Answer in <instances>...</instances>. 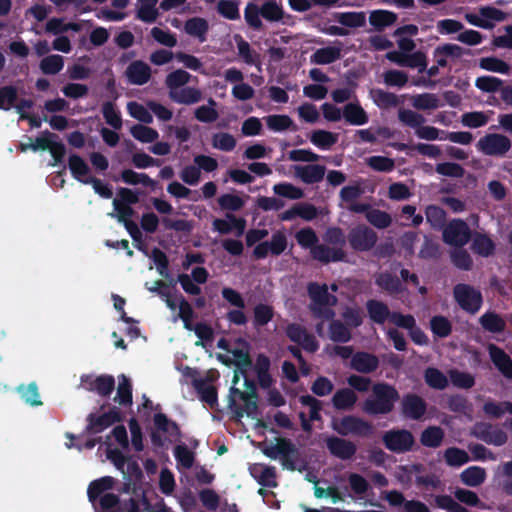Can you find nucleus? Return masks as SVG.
<instances>
[{
  "label": "nucleus",
  "mask_w": 512,
  "mask_h": 512,
  "mask_svg": "<svg viewBox=\"0 0 512 512\" xmlns=\"http://www.w3.org/2000/svg\"><path fill=\"white\" fill-rule=\"evenodd\" d=\"M212 146L222 151H231L236 146V140L231 134L220 132L213 135Z\"/></svg>",
  "instance_id": "nucleus-60"
},
{
  "label": "nucleus",
  "mask_w": 512,
  "mask_h": 512,
  "mask_svg": "<svg viewBox=\"0 0 512 512\" xmlns=\"http://www.w3.org/2000/svg\"><path fill=\"white\" fill-rule=\"evenodd\" d=\"M341 55L340 46L323 47L315 51L311 56V61L315 64L325 65L337 60Z\"/></svg>",
  "instance_id": "nucleus-33"
},
{
  "label": "nucleus",
  "mask_w": 512,
  "mask_h": 512,
  "mask_svg": "<svg viewBox=\"0 0 512 512\" xmlns=\"http://www.w3.org/2000/svg\"><path fill=\"white\" fill-rule=\"evenodd\" d=\"M444 433L441 428L430 426L421 434V443L426 447H437L441 444Z\"/></svg>",
  "instance_id": "nucleus-50"
},
{
  "label": "nucleus",
  "mask_w": 512,
  "mask_h": 512,
  "mask_svg": "<svg viewBox=\"0 0 512 512\" xmlns=\"http://www.w3.org/2000/svg\"><path fill=\"white\" fill-rule=\"evenodd\" d=\"M182 375V383H192L197 390L202 402L210 407L217 404V392L213 382L218 378L219 374L215 370H209L204 377H196V371L190 367H178Z\"/></svg>",
  "instance_id": "nucleus-2"
},
{
  "label": "nucleus",
  "mask_w": 512,
  "mask_h": 512,
  "mask_svg": "<svg viewBox=\"0 0 512 512\" xmlns=\"http://www.w3.org/2000/svg\"><path fill=\"white\" fill-rule=\"evenodd\" d=\"M396 21V15L387 10H375L369 16L370 24L378 30L392 25Z\"/></svg>",
  "instance_id": "nucleus-41"
},
{
  "label": "nucleus",
  "mask_w": 512,
  "mask_h": 512,
  "mask_svg": "<svg viewBox=\"0 0 512 512\" xmlns=\"http://www.w3.org/2000/svg\"><path fill=\"white\" fill-rule=\"evenodd\" d=\"M370 97L379 108H391L398 105V98L395 94L381 89H372Z\"/></svg>",
  "instance_id": "nucleus-40"
},
{
  "label": "nucleus",
  "mask_w": 512,
  "mask_h": 512,
  "mask_svg": "<svg viewBox=\"0 0 512 512\" xmlns=\"http://www.w3.org/2000/svg\"><path fill=\"white\" fill-rule=\"evenodd\" d=\"M331 425L334 431L343 436L366 437L373 432L369 422L352 415L334 418Z\"/></svg>",
  "instance_id": "nucleus-7"
},
{
  "label": "nucleus",
  "mask_w": 512,
  "mask_h": 512,
  "mask_svg": "<svg viewBox=\"0 0 512 512\" xmlns=\"http://www.w3.org/2000/svg\"><path fill=\"white\" fill-rule=\"evenodd\" d=\"M454 296L457 303L466 311L470 313L477 312L482 304V296L476 289L465 285L459 284L454 289Z\"/></svg>",
  "instance_id": "nucleus-11"
},
{
  "label": "nucleus",
  "mask_w": 512,
  "mask_h": 512,
  "mask_svg": "<svg viewBox=\"0 0 512 512\" xmlns=\"http://www.w3.org/2000/svg\"><path fill=\"white\" fill-rule=\"evenodd\" d=\"M169 97L177 103L193 104L201 99V92L193 87H181L170 91Z\"/></svg>",
  "instance_id": "nucleus-31"
},
{
  "label": "nucleus",
  "mask_w": 512,
  "mask_h": 512,
  "mask_svg": "<svg viewBox=\"0 0 512 512\" xmlns=\"http://www.w3.org/2000/svg\"><path fill=\"white\" fill-rule=\"evenodd\" d=\"M260 14L266 20L274 22L282 20L284 16L282 6L275 0H269L265 2L260 8Z\"/></svg>",
  "instance_id": "nucleus-47"
},
{
  "label": "nucleus",
  "mask_w": 512,
  "mask_h": 512,
  "mask_svg": "<svg viewBox=\"0 0 512 512\" xmlns=\"http://www.w3.org/2000/svg\"><path fill=\"white\" fill-rule=\"evenodd\" d=\"M183 31L190 37L205 42L209 31V23L202 17H192L185 21Z\"/></svg>",
  "instance_id": "nucleus-23"
},
{
  "label": "nucleus",
  "mask_w": 512,
  "mask_h": 512,
  "mask_svg": "<svg viewBox=\"0 0 512 512\" xmlns=\"http://www.w3.org/2000/svg\"><path fill=\"white\" fill-rule=\"evenodd\" d=\"M511 147L510 140L501 134H489L481 138L477 143L479 151L486 155L502 156Z\"/></svg>",
  "instance_id": "nucleus-12"
},
{
  "label": "nucleus",
  "mask_w": 512,
  "mask_h": 512,
  "mask_svg": "<svg viewBox=\"0 0 512 512\" xmlns=\"http://www.w3.org/2000/svg\"><path fill=\"white\" fill-rule=\"evenodd\" d=\"M297 178L307 184L319 182L325 175V168L321 165H295L292 167Z\"/></svg>",
  "instance_id": "nucleus-22"
},
{
  "label": "nucleus",
  "mask_w": 512,
  "mask_h": 512,
  "mask_svg": "<svg viewBox=\"0 0 512 512\" xmlns=\"http://www.w3.org/2000/svg\"><path fill=\"white\" fill-rule=\"evenodd\" d=\"M338 140L337 134L326 130H316L312 132L310 136V141L316 147L322 150L330 149Z\"/></svg>",
  "instance_id": "nucleus-38"
},
{
  "label": "nucleus",
  "mask_w": 512,
  "mask_h": 512,
  "mask_svg": "<svg viewBox=\"0 0 512 512\" xmlns=\"http://www.w3.org/2000/svg\"><path fill=\"white\" fill-rule=\"evenodd\" d=\"M312 256L320 261H337L344 257L342 249H330L324 245H318L311 250Z\"/></svg>",
  "instance_id": "nucleus-43"
},
{
  "label": "nucleus",
  "mask_w": 512,
  "mask_h": 512,
  "mask_svg": "<svg viewBox=\"0 0 512 512\" xmlns=\"http://www.w3.org/2000/svg\"><path fill=\"white\" fill-rule=\"evenodd\" d=\"M273 191L275 194H277L279 196H282V197H285L288 199H292V200L300 199L304 195L303 191L300 188H298L290 183L275 184L273 186Z\"/></svg>",
  "instance_id": "nucleus-59"
},
{
  "label": "nucleus",
  "mask_w": 512,
  "mask_h": 512,
  "mask_svg": "<svg viewBox=\"0 0 512 512\" xmlns=\"http://www.w3.org/2000/svg\"><path fill=\"white\" fill-rule=\"evenodd\" d=\"M154 424L152 439L155 445H173V448H187L186 443H178L180 435L175 423L168 421L164 415L157 414L154 418Z\"/></svg>",
  "instance_id": "nucleus-4"
},
{
  "label": "nucleus",
  "mask_w": 512,
  "mask_h": 512,
  "mask_svg": "<svg viewBox=\"0 0 512 512\" xmlns=\"http://www.w3.org/2000/svg\"><path fill=\"white\" fill-rule=\"evenodd\" d=\"M472 247L476 253L484 257L491 255L495 248L493 241L486 235H476Z\"/></svg>",
  "instance_id": "nucleus-58"
},
{
  "label": "nucleus",
  "mask_w": 512,
  "mask_h": 512,
  "mask_svg": "<svg viewBox=\"0 0 512 512\" xmlns=\"http://www.w3.org/2000/svg\"><path fill=\"white\" fill-rule=\"evenodd\" d=\"M424 378L426 383L433 389H444L448 384L447 377L438 369L428 368Z\"/></svg>",
  "instance_id": "nucleus-54"
},
{
  "label": "nucleus",
  "mask_w": 512,
  "mask_h": 512,
  "mask_svg": "<svg viewBox=\"0 0 512 512\" xmlns=\"http://www.w3.org/2000/svg\"><path fill=\"white\" fill-rule=\"evenodd\" d=\"M150 67L143 62L136 61L129 65L126 70V75L129 81L136 85L146 83L150 78Z\"/></svg>",
  "instance_id": "nucleus-29"
},
{
  "label": "nucleus",
  "mask_w": 512,
  "mask_h": 512,
  "mask_svg": "<svg viewBox=\"0 0 512 512\" xmlns=\"http://www.w3.org/2000/svg\"><path fill=\"white\" fill-rule=\"evenodd\" d=\"M343 118L351 125L362 126L365 125L368 120V114L360 106L359 103L352 102L348 103L343 108Z\"/></svg>",
  "instance_id": "nucleus-26"
},
{
  "label": "nucleus",
  "mask_w": 512,
  "mask_h": 512,
  "mask_svg": "<svg viewBox=\"0 0 512 512\" xmlns=\"http://www.w3.org/2000/svg\"><path fill=\"white\" fill-rule=\"evenodd\" d=\"M426 411V404L422 398L416 395H407L403 399V412L412 419L421 418Z\"/></svg>",
  "instance_id": "nucleus-27"
},
{
  "label": "nucleus",
  "mask_w": 512,
  "mask_h": 512,
  "mask_svg": "<svg viewBox=\"0 0 512 512\" xmlns=\"http://www.w3.org/2000/svg\"><path fill=\"white\" fill-rule=\"evenodd\" d=\"M398 117L403 124L413 128L415 131L425 122V118L421 114L409 109L399 110Z\"/></svg>",
  "instance_id": "nucleus-56"
},
{
  "label": "nucleus",
  "mask_w": 512,
  "mask_h": 512,
  "mask_svg": "<svg viewBox=\"0 0 512 512\" xmlns=\"http://www.w3.org/2000/svg\"><path fill=\"white\" fill-rule=\"evenodd\" d=\"M130 133L136 140L142 143H152L159 136L155 129L142 124L132 126L130 128Z\"/></svg>",
  "instance_id": "nucleus-44"
},
{
  "label": "nucleus",
  "mask_w": 512,
  "mask_h": 512,
  "mask_svg": "<svg viewBox=\"0 0 512 512\" xmlns=\"http://www.w3.org/2000/svg\"><path fill=\"white\" fill-rule=\"evenodd\" d=\"M287 336L306 351L314 352L318 349V343L314 336L308 334L305 329L297 324H291L287 327Z\"/></svg>",
  "instance_id": "nucleus-21"
},
{
  "label": "nucleus",
  "mask_w": 512,
  "mask_h": 512,
  "mask_svg": "<svg viewBox=\"0 0 512 512\" xmlns=\"http://www.w3.org/2000/svg\"><path fill=\"white\" fill-rule=\"evenodd\" d=\"M268 128L274 132H282L293 125L292 119L287 115H269L265 117Z\"/></svg>",
  "instance_id": "nucleus-52"
},
{
  "label": "nucleus",
  "mask_w": 512,
  "mask_h": 512,
  "mask_svg": "<svg viewBox=\"0 0 512 512\" xmlns=\"http://www.w3.org/2000/svg\"><path fill=\"white\" fill-rule=\"evenodd\" d=\"M138 201V196L130 189L122 188L119 190L117 197L113 200L114 212L110 213L111 217H116L118 220H126L133 214L130 207Z\"/></svg>",
  "instance_id": "nucleus-13"
},
{
  "label": "nucleus",
  "mask_w": 512,
  "mask_h": 512,
  "mask_svg": "<svg viewBox=\"0 0 512 512\" xmlns=\"http://www.w3.org/2000/svg\"><path fill=\"white\" fill-rule=\"evenodd\" d=\"M218 12L225 18L236 20L240 17L238 3L234 0H221L217 5Z\"/></svg>",
  "instance_id": "nucleus-62"
},
{
  "label": "nucleus",
  "mask_w": 512,
  "mask_h": 512,
  "mask_svg": "<svg viewBox=\"0 0 512 512\" xmlns=\"http://www.w3.org/2000/svg\"><path fill=\"white\" fill-rule=\"evenodd\" d=\"M158 0H137L138 18L145 22H153L158 16L156 8Z\"/></svg>",
  "instance_id": "nucleus-39"
},
{
  "label": "nucleus",
  "mask_w": 512,
  "mask_h": 512,
  "mask_svg": "<svg viewBox=\"0 0 512 512\" xmlns=\"http://www.w3.org/2000/svg\"><path fill=\"white\" fill-rule=\"evenodd\" d=\"M217 346L221 349L218 359L226 365L236 367L230 388V408L238 420H242L244 417L252 421L257 420L259 412L253 382L256 379L262 387L270 386L272 378L269 358L259 354L252 362L249 357V345L242 339L230 342L222 338L218 341Z\"/></svg>",
  "instance_id": "nucleus-1"
},
{
  "label": "nucleus",
  "mask_w": 512,
  "mask_h": 512,
  "mask_svg": "<svg viewBox=\"0 0 512 512\" xmlns=\"http://www.w3.org/2000/svg\"><path fill=\"white\" fill-rule=\"evenodd\" d=\"M64 66L63 57L60 55H50L42 59L40 68L45 74H56Z\"/></svg>",
  "instance_id": "nucleus-61"
},
{
  "label": "nucleus",
  "mask_w": 512,
  "mask_h": 512,
  "mask_svg": "<svg viewBox=\"0 0 512 512\" xmlns=\"http://www.w3.org/2000/svg\"><path fill=\"white\" fill-rule=\"evenodd\" d=\"M81 386L85 390L105 396L113 390L114 378L110 375H84L81 377Z\"/></svg>",
  "instance_id": "nucleus-16"
},
{
  "label": "nucleus",
  "mask_w": 512,
  "mask_h": 512,
  "mask_svg": "<svg viewBox=\"0 0 512 512\" xmlns=\"http://www.w3.org/2000/svg\"><path fill=\"white\" fill-rule=\"evenodd\" d=\"M490 357L495 366L506 376L512 377V361L510 358L499 348L495 346L489 347Z\"/></svg>",
  "instance_id": "nucleus-34"
},
{
  "label": "nucleus",
  "mask_w": 512,
  "mask_h": 512,
  "mask_svg": "<svg viewBox=\"0 0 512 512\" xmlns=\"http://www.w3.org/2000/svg\"><path fill=\"white\" fill-rule=\"evenodd\" d=\"M191 75L184 70H175L166 77V85L169 92L183 87L190 81Z\"/></svg>",
  "instance_id": "nucleus-55"
},
{
  "label": "nucleus",
  "mask_w": 512,
  "mask_h": 512,
  "mask_svg": "<svg viewBox=\"0 0 512 512\" xmlns=\"http://www.w3.org/2000/svg\"><path fill=\"white\" fill-rule=\"evenodd\" d=\"M365 15L362 12H346L337 16L339 23L349 27H360L365 23Z\"/></svg>",
  "instance_id": "nucleus-64"
},
{
  "label": "nucleus",
  "mask_w": 512,
  "mask_h": 512,
  "mask_svg": "<svg viewBox=\"0 0 512 512\" xmlns=\"http://www.w3.org/2000/svg\"><path fill=\"white\" fill-rule=\"evenodd\" d=\"M249 472L262 487L275 488L278 485L276 470L273 466L254 463L249 466Z\"/></svg>",
  "instance_id": "nucleus-17"
},
{
  "label": "nucleus",
  "mask_w": 512,
  "mask_h": 512,
  "mask_svg": "<svg viewBox=\"0 0 512 512\" xmlns=\"http://www.w3.org/2000/svg\"><path fill=\"white\" fill-rule=\"evenodd\" d=\"M121 415L116 408L109 410L101 415L91 414L88 417L87 431L89 433H98L119 421Z\"/></svg>",
  "instance_id": "nucleus-18"
},
{
  "label": "nucleus",
  "mask_w": 512,
  "mask_h": 512,
  "mask_svg": "<svg viewBox=\"0 0 512 512\" xmlns=\"http://www.w3.org/2000/svg\"><path fill=\"white\" fill-rule=\"evenodd\" d=\"M372 392L373 397L366 399L362 404V410L370 415L389 413L399 398L396 389L385 383L374 385Z\"/></svg>",
  "instance_id": "nucleus-3"
},
{
  "label": "nucleus",
  "mask_w": 512,
  "mask_h": 512,
  "mask_svg": "<svg viewBox=\"0 0 512 512\" xmlns=\"http://www.w3.org/2000/svg\"><path fill=\"white\" fill-rule=\"evenodd\" d=\"M386 448H411L414 444L412 433L405 429H392L384 433Z\"/></svg>",
  "instance_id": "nucleus-20"
},
{
  "label": "nucleus",
  "mask_w": 512,
  "mask_h": 512,
  "mask_svg": "<svg viewBox=\"0 0 512 512\" xmlns=\"http://www.w3.org/2000/svg\"><path fill=\"white\" fill-rule=\"evenodd\" d=\"M263 453L281 463L284 469L302 472L308 467V460L301 450H262Z\"/></svg>",
  "instance_id": "nucleus-10"
},
{
  "label": "nucleus",
  "mask_w": 512,
  "mask_h": 512,
  "mask_svg": "<svg viewBox=\"0 0 512 512\" xmlns=\"http://www.w3.org/2000/svg\"><path fill=\"white\" fill-rule=\"evenodd\" d=\"M410 103L419 110H435L441 106L439 98L432 93L413 95L410 97Z\"/></svg>",
  "instance_id": "nucleus-35"
},
{
  "label": "nucleus",
  "mask_w": 512,
  "mask_h": 512,
  "mask_svg": "<svg viewBox=\"0 0 512 512\" xmlns=\"http://www.w3.org/2000/svg\"><path fill=\"white\" fill-rule=\"evenodd\" d=\"M377 234L367 226H358L353 228L348 240L351 247L357 251H368L374 247L377 242Z\"/></svg>",
  "instance_id": "nucleus-14"
},
{
  "label": "nucleus",
  "mask_w": 512,
  "mask_h": 512,
  "mask_svg": "<svg viewBox=\"0 0 512 512\" xmlns=\"http://www.w3.org/2000/svg\"><path fill=\"white\" fill-rule=\"evenodd\" d=\"M130 440L128 433L123 426H117L112 430L109 442L107 445H119L121 448H128L129 444L133 448H142L143 445V434L141 428L135 419L129 421Z\"/></svg>",
  "instance_id": "nucleus-8"
},
{
  "label": "nucleus",
  "mask_w": 512,
  "mask_h": 512,
  "mask_svg": "<svg viewBox=\"0 0 512 512\" xmlns=\"http://www.w3.org/2000/svg\"><path fill=\"white\" fill-rule=\"evenodd\" d=\"M18 393L20 394L21 399L30 406H40L42 405L41 397L38 392V388L36 384L30 383L28 385H23L18 387Z\"/></svg>",
  "instance_id": "nucleus-45"
},
{
  "label": "nucleus",
  "mask_w": 512,
  "mask_h": 512,
  "mask_svg": "<svg viewBox=\"0 0 512 512\" xmlns=\"http://www.w3.org/2000/svg\"><path fill=\"white\" fill-rule=\"evenodd\" d=\"M118 388L115 401L121 405H130L132 403V391L129 379L125 375L118 378Z\"/></svg>",
  "instance_id": "nucleus-49"
},
{
  "label": "nucleus",
  "mask_w": 512,
  "mask_h": 512,
  "mask_svg": "<svg viewBox=\"0 0 512 512\" xmlns=\"http://www.w3.org/2000/svg\"><path fill=\"white\" fill-rule=\"evenodd\" d=\"M470 237V232L467 224L462 220L451 221L443 231V239L445 243L462 247L465 245Z\"/></svg>",
  "instance_id": "nucleus-15"
},
{
  "label": "nucleus",
  "mask_w": 512,
  "mask_h": 512,
  "mask_svg": "<svg viewBox=\"0 0 512 512\" xmlns=\"http://www.w3.org/2000/svg\"><path fill=\"white\" fill-rule=\"evenodd\" d=\"M356 401L357 395L348 388L338 390L332 398L333 405L338 410H350Z\"/></svg>",
  "instance_id": "nucleus-36"
},
{
  "label": "nucleus",
  "mask_w": 512,
  "mask_h": 512,
  "mask_svg": "<svg viewBox=\"0 0 512 512\" xmlns=\"http://www.w3.org/2000/svg\"><path fill=\"white\" fill-rule=\"evenodd\" d=\"M461 55V47L455 44H445L438 46L434 50V58L439 66H445L449 57H459Z\"/></svg>",
  "instance_id": "nucleus-42"
},
{
  "label": "nucleus",
  "mask_w": 512,
  "mask_h": 512,
  "mask_svg": "<svg viewBox=\"0 0 512 512\" xmlns=\"http://www.w3.org/2000/svg\"><path fill=\"white\" fill-rule=\"evenodd\" d=\"M479 66L484 70L495 73L507 74L509 72V65L496 57H485L480 59Z\"/></svg>",
  "instance_id": "nucleus-53"
},
{
  "label": "nucleus",
  "mask_w": 512,
  "mask_h": 512,
  "mask_svg": "<svg viewBox=\"0 0 512 512\" xmlns=\"http://www.w3.org/2000/svg\"><path fill=\"white\" fill-rule=\"evenodd\" d=\"M97 500L100 510L96 512H122L120 498L114 493H105Z\"/></svg>",
  "instance_id": "nucleus-46"
},
{
  "label": "nucleus",
  "mask_w": 512,
  "mask_h": 512,
  "mask_svg": "<svg viewBox=\"0 0 512 512\" xmlns=\"http://www.w3.org/2000/svg\"><path fill=\"white\" fill-rule=\"evenodd\" d=\"M213 227L221 234L236 231L238 235H241L244 232L245 225L244 221L228 215L225 219H216L213 222Z\"/></svg>",
  "instance_id": "nucleus-30"
},
{
  "label": "nucleus",
  "mask_w": 512,
  "mask_h": 512,
  "mask_svg": "<svg viewBox=\"0 0 512 512\" xmlns=\"http://www.w3.org/2000/svg\"><path fill=\"white\" fill-rule=\"evenodd\" d=\"M378 364V358L366 352L356 353L351 359V367L362 373H369L375 370Z\"/></svg>",
  "instance_id": "nucleus-28"
},
{
  "label": "nucleus",
  "mask_w": 512,
  "mask_h": 512,
  "mask_svg": "<svg viewBox=\"0 0 512 512\" xmlns=\"http://www.w3.org/2000/svg\"><path fill=\"white\" fill-rule=\"evenodd\" d=\"M29 149L33 151H49L54 159V162L52 163L53 166H56L59 162H61L65 154L64 145L59 141L55 134L50 132H44L34 141L29 140V142L21 144V151L24 152Z\"/></svg>",
  "instance_id": "nucleus-5"
},
{
  "label": "nucleus",
  "mask_w": 512,
  "mask_h": 512,
  "mask_svg": "<svg viewBox=\"0 0 512 512\" xmlns=\"http://www.w3.org/2000/svg\"><path fill=\"white\" fill-rule=\"evenodd\" d=\"M367 309L370 318L377 323H383L387 319L390 321L393 315L389 313L388 308L383 303L378 301L368 302Z\"/></svg>",
  "instance_id": "nucleus-51"
},
{
  "label": "nucleus",
  "mask_w": 512,
  "mask_h": 512,
  "mask_svg": "<svg viewBox=\"0 0 512 512\" xmlns=\"http://www.w3.org/2000/svg\"><path fill=\"white\" fill-rule=\"evenodd\" d=\"M466 21L476 27L490 29L506 19V13L493 6H483L477 11L465 14Z\"/></svg>",
  "instance_id": "nucleus-9"
},
{
  "label": "nucleus",
  "mask_w": 512,
  "mask_h": 512,
  "mask_svg": "<svg viewBox=\"0 0 512 512\" xmlns=\"http://www.w3.org/2000/svg\"><path fill=\"white\" fill-rule=\"evenodd\" d=\"M461 481L470 487L481 485L486 479L485 469L478 466L466 468L460 475Z\"/></svg>",
  "instance_id": "nucleus-37"
},
{
  "label": "nucleus",
  "mask_w": 512,
  "mask_h": 512,
  "mask_svg": "<svg viewBox=\"0 0 512 512\" xmlns=\"http://www.w3.org/2000/svg\"><path fill=\"white\" fill-rule=\"evenodd\" d=\"M68 167L72 176L81 183H88L93 177L87 162L80 156L72 154L68 158Z\"/></svg>",
  "instance_id": "nucleus-24"
},
{
  "label": "nucleus",
  "mask_w": 512,
  "mask_h": 512,
  "mask_svg": "<svg viewBox=\"0 0 512 512\" xmlns=\"http://www.w3.org/2000/svg\"><path fill=\"white\" fill-rule=\"evenodd\" d=\"M348 482L351 490L359 496L366 494L370 489L369 482L358 473L349 474Z\"/></svg>",
  "instance_id": "nucleus-63"
},
{
  "label": "nucleus",
  "mask_w": 512,
  "mask_h": 512,
  "mask_svg": "<svg viewBox=\"0 0 512 512\" xmlns=\"http://www.w3.org/2000/svg\"><path fill=\"white\" fill-rule=\"evenodd\" d=\"M238 55L242 61L248 65H254L258 70H261L260 55L250 48L248 42L244 41L241 37H237Z\"/></svg>",
  "instance_id": "nucleus-32"
},
{
  "label": "nucleus",
  "mask_w": 512,
  "mask_h": 512,
  "mask_svg": "<svg viewBox=\"0 0 512 512\" xmlns=\"http://www.w3.org/2000/svg\"><path fill=\"white\" fill-rule=\"evenodd\" d=\"M390 322L396 326L408 329L412 340L419 345L427 343V337L419 328L415 326V319L411 315H402L393 313Z\"/></svg>",
  "instance_id": "nucleus-19"
},
{
  "label": "nucleus",
  "mask_w": 512,
  "mask_h": 512,
  "mask_svg": "<svg viewBox=\"0 0 512 512\" xmlns=\"http://www.w3.org/2000/svg\"><path fill=\"white\" fill-rule=\"evenodd\" d=\"M309 295L311 298V310L317 317L329 319L334 316L331 307L335 305L336 298L328 293L326 285L311 284L309 286Z\"/></svg>",
  "instance_id": "nucleus-6"
},
{
  "label": "nucleus",
  "mask_w": 512,
  "mask_h": 512,
  "mask_svg": "<svg viewBox=\"0 0 512 512\" xmlns=\"http://www.w3.org/2000/svg\"><path fill=\"white\" fill-rule=\"evenodd\" d=\"M115 485V479L111 476H104L99 479L93 480L87 489V496L89 501L95 505L98 498L105 492L111 490Z\"/></svg>",
  "instance_id": "nucleus-25"
},
{
  "label": "nucleus",
  "mask_w": 512,
  "mask_h": 512,
  "mask_svg": "<svg viewBox=\"0 0 512 512\" xmlns=\"http://www.w3.org/2000/svg\"><path fill=\"white\" fill-rule=\"evenodd\" d=\"M127 110L131 117L140 122L149 124L153 121L151 110L148 106L146 107L137 102H129L127 104Z\"/></svg>",
  "instance_id": "nucleus-48"
},
{
  "label": "nucleus",
  "mask_w": 512,
  "mask_h": 512,
  "mask_svg": "<svg viewBox=\"0 0 512 512\" xmlns=\"http://www.w3.org/2000/svg\"><path fill=\"white\" fill-rule=\"evenodd\" d=\"M366 219L370 224L379 229L388 227L392 222L388 213L377 209H370L367 211Z\"/></svg>",
  "instance_id": "nucleus-57"
}]
</instances>
